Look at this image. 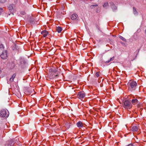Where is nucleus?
<instances>
[{
	"instance_id": "7ed1b4c3",
	"label": "nucleus",
	"mask_w": 146,
	"mask_h": 146,
	"mask_svg": "<svg viewBox=\"0 0 146 146\" xmlns=\"http://www.w3.org/2000/svg\"><path fill=\"white\" fill-rule=\"evenodd\" d=\"M85 93L83 91H81L78 93L77 97L79 99L82 100L85 97Z\"/></svg>"
},
{
	"instance_id": "b1692460",
	"label": "nucleus",
	"mask_w": 146,
	"mask_h": 146,
	"mask_svg": "<svg viewBox=\"0 0 146 146\" xmlns=\"http://www.w3.org/2000/svg\"><path fill=\"white\" fill-rule=\"evenodd\" d=\"M127 146H134L133 144H129L128 145H127Z\"/></svg>"
},
{
	"instance_id": "aec40b11",
	"label": "nucleus",
	"mask_w": 146,
	"mask_h": 146,
	"mask_svg": "<svg viewBox=\"0 0 146 146\" xmlns=\"http://www.w3.org/2000/svg\"><path fill=\"white\" fill-rule=\"evenodd\" d=\"M98 6L97 5H92L90 6L91 8L92 9H93L94 8V7H96Z\"/></svg>"
},
{
	"instance_id": "0eeeda50",
	"label": "nucleus",
	"mask_w": 146,
	"mask_h": 146,
	"mask_svg": "<svg viewBox=\"0 0 146 146\" xmlns=\"http://www.w3.org/2000/svg\"><path fill=\"white\" fill-rule=\"evenodd\" d=\"M1 57L2 59H6L7 57V52H3L1 54Z\"/></svg>"
},
{
	"instance_id": "412c9836",
	"label": "nucleus",
	"mask_w": 146,
	"mask_h": 146,
	"mask_svg": "<svg viewBox=\"0 0 146 146\" xmlns=\"http://www.w3.org/2000/svg\"><path fill=\"white\" fill-rule=\"evenodd\" d=\"M6 0H0V3H3L6 2Z\"/></svg>"
},
{
	"instance_id": "1a4fd4ad",
	"label": "nucleus",
	"mask_w": 146,
	"mask_h": 146,
	"mask_svg": "<svg viewBox=\"0 0 146 146\" xmlns=\"http://www.w3.org/2000/svg\"><path fill=\"white\" fill-rule=\"evenodd\" d=\"M138 129V126H134L131 128V130L133 132L137 131Z\"/></svg>"
},
{
	"instance_id": "dca6fc26",
	"label": "nucleus",
	"mask_w": 146,
	"mask_h": 146,
	"mask_svg": "<svg viewBox=\"0 0 146 146\" xmlns=\"http://www.w3.org/2000/svg\"><path fill=\"white\" fill-rule=\"evenodd\" d=\"M109 6L108 3L107 2H106L104 3L103 6L104 8H106L107 7Z\"/></svg>"
},
{
	"instance_id": "4468645a",
	"label": "nucleus",
	"mask_w": 146,
	"mask_h": 146,
	"mask_svg": "<svg viewBox=\"0 0 146 146\" xmlns=\"http://www.w3.org/2000/svg\"><path fill=\"white\" fill-rule=\"evenodd\" d=\"M115 58V57L113 56V57L111 58H110V59L109 60H108V61H106L105 62H104V63L107 64L109 62H110V61H113L114 60V59Z\"/></svg>"
},
{
	"instance_id": "f257e3e1",
	"label": "nucleus",
	"mask_w": 146,
	"mask_h": 146,
	"mask_svg": "<svg viewBox=\"0 0 146 146\" xmlns=\"http://www.w3.org/2000/svg\"><path fill=\"white\" fill-rule=\"evenodd\" d=\"M122 105L123 107L125 109L127 110L130 109L132 107V104L129 101L127 100H125L123 102Z\"/></svg>"
},
{
	"instance_id": "ddd939ff",
	"label": "nucleus",
	"mask_w": 146,
	"mask_h": 146,
	"mask_svg": "<svg viewBox=\"0 0 146 146\" xmlns=\"http://www.w3.org/2000/svg\"><path fill=\"white\" fill-rule=\"evenodd\" d=\"M13 4L10 5L8 7V9L10 11V12H12L13 11Z\"/></svg>"
},
{
	"instance_id": "6ab92c4d",
	"label": "nucleus",
	"mask_w": 146,
	"mask_h": 146,
	"mask_svg": "<svg viewBox=\"0 0 146 146\" xmlns=\"http://www.w3.org/2000/svg\"><path fill=\"white\" fill-rule=\"evenodd\" d=\"M133 10L134 14H135L137 13V12L136 10V9L134 7H133Z\"/></svg>"
},
{
	"instance_id": "f8f14e48",
	"label": "nucleus",
	"mask_w": 146,
	"mask_h": 146,
	"mask_svg": "<svg viewBox=\"0 0 146 146\" xmlns=\"http://www.w3.org/2000/svg\"><path fill=\"white\" fill-rule=\"evenodd\" d=\"M16 76V74H13L11 77L9 79V82H13L14 79L15 78V77Z\"/></svg>"
},
{
	"instance_id": "f03ea898",
	"label": "nucleus",
	"mask_w": 146,
	"mask_h": 146,
	"mask_svg": "<svg viewBox=\"0 0 146 146\" xmlns=\"http://www.w3.org/2000/svg\"><path fill=\"white\" fill-rule=\"evenodd\" d=\"M128 88L129 89H134L137 85V83L135 81L130 80L127 83Z\"/></svg>"
},
{
	"instance_id": "39448f33",
	"label": "nucleus",
	"mask_w": 146,
	"mask_h": 146,
	"mask_svg": "<svg viewBox=\"0 0 146 146\" xmlns=\"http://www.w3.org/2000/svg\"><path fill=\"white\" fill-rule=\"evenodd\" d=\"M131 103L133 105H136L137 104H139V102L137 99L135 98H134L132 99L131 100Z\"/></svg>"
},
{
	"instance_id": "9b49d317",
	"label": "nucleus",
	"mask_w": 146,
	"mask_h": 146,
	"mask_svg": "<svg viewBox=\"0 0 146 146\" xmlns=\"http://www.w3.org/2000/svg\"><path fill=\"white\" fill-rule=\"evenodd\" d=\"M76 125L78 127L80 128L83 127V123L81 121H79L76 123Z\"/></svg>"
},
{
	"instance_id": "f3484780",
	"label": "nucleus",
	"mask_w": 146,
	"mask_h": 146,
	"mask_svg": "<svg viewBox=\"0 0 146 146\" xmlns=\"http://www.w3.org/2000/svg\"><path fill=\"white\" fill-rule=\"evenodd\" d=\"M111 8L113 11L116 10L117 9V7L114 4L111 5Z\"/></svg>"
},
{
	"instance_id": "6e6552de",
	"label": "nucleus",
	"mask_w": 146,
	"mask_h": 146,
	"mask_svg": "<svg viewBox=\"0 0 146 146\" xmlns=\"http://www.w3.org/2000/svg\"><path fill=\"white\" fill-rule=\"evenodd\" d=\"M41 33L43 35L44 37H45L47 36L48 33L47 31L46 30H44L43 31H42L41 32Z\"/></svg>"
},
{
	"instance_id": "2eb2a0df",
	"label": "nucleus",
	"mask_w": 146,
	"mask_h": 146,
	"mask_svg": "<svg viewBox=\"0 0 146 146\" xmlns=\"http://www.w3.org/2000/svg\"><path fill=\"white\" fill-rule=\"evenodd\" d=\"M62 29V28L58 26L56 27V31L58 33H60Z\"/></svg>"
},
{
	"instance_id": "20e7f679",
	"label": "nucleus",
	"mask_w": 146,
	"mask_h": 146,
	"mask_svg": "<svg viewBox=\"0 0 146 146\" xmlns=\"http://www.w3.org/2000/svg\"><path fill=\"white\" fill-rule=\"evenodd\" d=\"M0 115L2 117H7L8 116L9 114L5 110L2 109L1 111Z\"/></svg>"
},
{
	"instance_id": "9d476101",
	"label": "nucleus",
	"mask_w": 146,
	"mask_h": 146,
	"mask_svg": "<svg viewBox=\"0 0 146 146\" xmlns=\"http://www.w3.org/2000/svg\"><path fill=\"white\" fill-rule=\"evenodd\" d=\"M78 17V15L76 14H74L72 15L71 16V18L72 20H75Z\"/></svg>"
},
{
	"instance_id": "4be33fe9",
	"label": "nucleus",
	"mask_w": 146,
	"mask_h": 146,
	"mask_svg": "<svg viewBox=\"0 0 146 146\" xmlns=\"http://www.w3.org/2000/svg\"><path fill=\"white\" fill-rule=\"evenodd\" d=\"M95 75L96 76H97V77H98L99 76V72H96V73Z\"/></svg>"
},
{
	"instance_id": "5701e85b",
	"label": "nucleus",
	"mask_w": 146,
	"mask_h": 146,
	"mask_svg": "<svg viewBox=\"0 0 146 146\" xmlns=\"http://www.w3.org/2000/svg\"><path fill=\"white\" fill-rule=\"evenodd\" d=\"M3 11V8H0V13L1 12H2Z\"/></svg>"
},
{
	"instance_id": "a878e982",
	"label": "nucleus",
	"mask_w": 146,
	"mask_h": 146,
	"mask_svg": "<svg viewBox=\"0 0 146 146\" xmlns=\"http://www.w3.org/2000/svg\"><path fill=\"white\" fill-rule=\"evenodd\" d=\"M145 36L146 37V29L145 30Z\"/></svg>"
},
{
	"instance_id": "423d86ee",
	"label": "nucleus",
	"mask_w": 146,
	"mask_h": 146,
	"mask_svg": "<svg viewBox=\"0 0 146 146\" xmlns=\"http://www.w3.org/2000/svg\"><path fill=\"white\" fill-rule=\"evenodd\" d=\"M8 146H18V145L16 143L14 142L12 140H10Z\"/></svg>"
},
{
	"instance_id": "bb28decb",
	"label": "nucleus",
	"mask_w": 146,
	"mask_h": 146,
	"mask_svg": "<svg viewBox=\"0 0 146 146\" xmlns=\"http://www.w3.org/2000/svg\"><path fill=\"white\" fill-rule=\"evenodd\" d=\"M57 76H58L57 75H56L55 76H54V77H53V78H54L55 76L56 77Z\"/></svg>"
},
{
	"instance_id": "393cba45",
	"label": "nucleus",
	"mask_w": 146,
	"mask_h": 146,
	"mask_svg": "<svg viewBox=\"0 0 146 146\" xmlns=\"http://www.w3.org/2000/svg\"><path fill=\"white\" fill-rule=\"evenodd\" d=\"M100 11V10L99 9H98L97 10V12H98H98H99Z\"/></svg>"
},
{
	"instance_id": "a211bd4d",
	"label": "nucleus",
	"mask_w": 146,
	"mask_h": 146,
	"mask_svg": "<svg viewBox=\"0 0 146 146\" xmlns=\"http://www.w3.org/2000/svg\"><path fill=\"white\" fill-rule=\"evenodd\" d=\"M119 38H120L121 40H122L123 41H125V42H126V39L124 38V37H122V36H119Z\"/></svg>"
}]
</instances>
